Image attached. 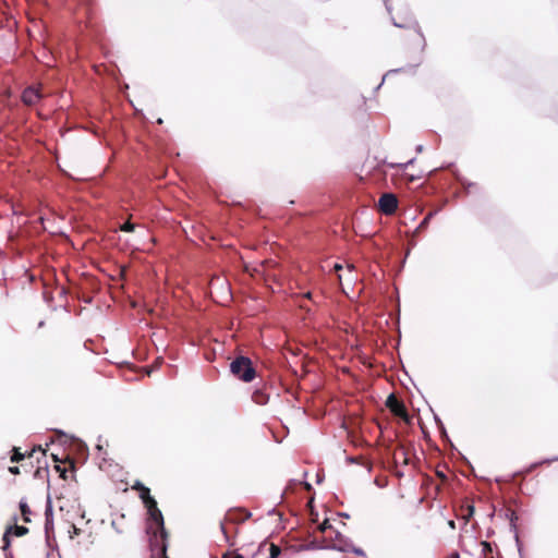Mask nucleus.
Listing matches in <instances>:
<instances>
[{
	"instance_id": "3",
	"label": "nucleus",
	"mask_w": 558,
	"mask_h": 558,
	"mask_svg": "<svg viewBox=\"0 0 558 558\" xmlns=\"http://www.w3.org/2000/svg\"><path fill=\"white\" fill-rule=\"evenodd\" d=\"M147 535L151 558H169L167 555L168 532L166 531L165 538L162 537L161 532H154Z\"/></svg>"
},
{
	"instance_id": "30",
	"label": "nucleus",
	"mask_w": 558,
	"mask_h": 558,
	"mask_svg": "<svg viewBox=\"0 0 558 558\" xmlns=\"http://www.w3.org/2000/svg\"><path fill=\"white\" fill-rule=\"evenodd\" d=\"M82 533V530L80 527H77L75 524H71L70 525V530H69V537L71 539L75 538L76 536L81 535Z\"/></svg>"
},
{
	"instance_id": "48",
	"label": "nucleus",
	"mask_w": 558,
	"mask_h": 558,
	"mask_svg": "<svg viewBox=\"0 0 558 558\" xmlns=\"http://www.w3.org/2000/svg\"><path fill=\"white\" fill-rule=\"evenodd\" d=\"M45 320H40L37 325L38 328H43L45 326Z\"/></svg>"
},
{
	"instance_id": "8",
	"label": "nucleus",
	"mask_w": 558,
	"mask_h": 558,
	"mask_svg": "<svg viewBox=\"0 0 558 558\" xmlns=\"http://www.w3.org/2000/svg\"><path fill=\"white\" fill-rule=\"evenodd\" d=\"M505 518L509 520L510 531L513 532V537H514V542H515V545L518 548L519 557L524 558L523 557V545H522L521 538L518 533V527H517V521L519 519L518 514L515 513V511H513L511 509H507L505 511Z\"/></svg>"
},
{
	"instance_id": "24",
	"label": "nucleus",
	"mask_w": 558,
	"mask_h": 558,
	"mask_svg": "<svg viewBox=\"0 0 558 558\" xmlns=\"http://www.w3.org/2000/svg\"><path fill=\"white\" fill-rule=\"evenodd\" d=\"M25 457H26V454L21 452V449L19 447H13L11 462L17 463V462L24 460Z\"/></svg>"
},
{
	"instance_id": "36",
	"label": "nucleus",
	"mask_w": 558,
	"mask_h": 558,
	"mask_svg": "<svg viewBox=\"0 0 558 558\" xmlns=\"http://www.w3.org/2000/svg\"><path fill=\"white\" fill-rule=\"evenodd\" d=\"M345 461H347L348 463H350V464H359V463H360V462H359V460H357V458L352 457V456H348V457H347V459H345Z\"/></svg>"
},
{
	"instance_id": "21",
	"label": "nucleus",
	"mask_w": 558,
	"mask_h": 558,
	"mask_svg": "<svg viewBox=\"0 0 558 558\" xmlns=\"http://www.w3.org/2000/svg\"><path fill=\"white\" fill-rule=\"evenodd\" d=\"M438 213V209L436 210H433L430 213H428L424 218L423 220L418 223V226L416 227L415 231L416 232H420V231H423L427 228L429 221L432 220V218Z\"/></svg>"
},
{
	"instance_id": "32",
	"label": "nucleus",
	"mask_w": 558,
	"mask_h": 558,
	"mask_svg": "<svg viewBox=\"0 0 558 558\" xmlns=\"http://www.w3.org/2000/svg\"><path fill=\"white\" fill-rule=\"evenodd\" d=\"M348 553H353L355 554L356 556H361V557H364L365 556V551L363 548L361 547H357L355 546L354 544H352L349 549H348Z\"/></svg>"
},
{
	"instance_id": "34",
	"label": "nucleus",
	"mask_w": 558,
	"mask_h": 558,
	"mask_svg": "<svg viewBox=\"0 0 558 558\" xmlns=\"http://www.w3.org/2000/svg\"><path fill=\"white\" fill-rule=\"evenodd\" d=\"M332 529V525L330 524L329 520L326 519L320 525H319V531L322 533H325L327 530H330Z\"/></svg>"
},
{
	"instance_id": "39",
	"label": "nucleus",
	"mask_w": 558,
	"mask_h": 558,
	"mask_svg": "<svg viewBox=\"0 0 558 558\" xmlns=\"http://www.w3.org/2000/svg\"><path fill=\"white\" fill-rule=\"evenodd\" d=\"M324 481V474L317 473L316 474V483L320 484Z\"/></svg>"
},
{
	"instance_id": "38",
	"label": "nucleus",
	"mask_w": 558,
	"mask_h": 558,
	"mask_svg": "<svg viewBox=\"0 0 558 558\" xmlns=\"http://www.w3.org/2000/svg\"><path fill=\"white\" fill-rule=\"evenodd\" d=\"M9 472H10L11 474L16 475V474H20V469H19V466H10V468H9Z\"/></svg>"
},
{
	"instance_id": "10",
	"label": "nucleus",
	"mask_w": 558,
	"mask_h": 558,
	"mask_svg": "<svg viewBox=\"0 0 558 558\" xmlns=\"http://www.w3.org/2000/svg\"><path fill=\"white\" fill-rule=\"evenodd\" d=\"M252 513L241 508H231L227 511L225 520L229 523L240 524L246 521Z\"/></svg>"
},
{
	"instance_id": "7",
	"label": "nucleus",
	"mask_w": 558,
	"mask_h": 558,
	"mask_svg": "<svg viewBox=\"0 0 558 558\" xmlns=\"http://www.w3.org/2000/svg\"><path fill=\"white\" fill-rule=\"evenodd\" d=\"M392 24L398 28L413 29L421 39V50L424 51L426 47V40L418 22L414 17H409L404 22H398L392 17Z\"/></svg>"
},
{
	"instance_id": "16",
	"label": "nucleus",
	"mask_w": 558,
	"mask_h": 558,
	"mask_svg": "<svg viewBox=\"0 0 558 558\" xmlns=\"http://www.w3.org/2000/svg\"><path fill=\"white\" fill-rule=\"evenodd\" d=\"M252 400L259 405H265L269 401V395L263 388H256L252 393Z\"/></svg>"
},
{
	"instance_id": "12",
	"label": "nucleus",
	"mask_w": 558,
	"mask_h": 558,
	"mask_svg": "<svg viewBox=\"0 0 558 558\" xmlns=\"http://www.w3.org/2000/svg\"><path fill=\"white\" fill-rule=\"evenodd\" d=\"M44 514H45L44 532L46 534H48L49 532H52V529L54 526L53 507H52V500H51V497L49 494L47 496Z\"/></svg>"
},
{
	"instance_id": "15",
	"label": "nucleus",
	"mask_w": 558,
	"mask_h": 558,
	"mask_svg": "<svg viewBox=\"0 0 558 558\" xmlns=\"http://www.w3.org/2000/svg\"><path fill=\"white\" fill-rule=\"evenodd\" d=\"M422 62V58L418 59V61L415 63V64H409L404 68H398V69H392V70H389L383 77L380 84L376 87V89H379L381 87V85L384 84L385 82V78L390 75V74H393V73H399V72H405V71H411V72H415V69L421 64Z\"/></svg>"
},
{
	"instance_id": "5",
	"label": "nucleus",
	"mask_w": 558,
	"mask_h": 558,
	"mask_svg": "<svg viewBox=\"0 0 558 558\" xmlns=\"http://www.w3.org/2000/svg\"><path fill=\"white\" fill-rule=\"evenodd\" d=\"M447 168L450 169L454 181L461 185V190L454 193L456 197H459L460 195H469L472 191H480V186L475 182L469 181L462 177L457 169H453V163H449Z\"/></svg>"
},
{
	"instance_id": "53",
	"label": "nucleus",
	"mask_w": 558,
	"mask_h": 558,
	"mask_svg": "<svg viewBox=\"0 0 558 558\" xmlns=\"http://www.w3.org/2000/svg\"><path fill=\"white\" fill-rule=\"evenodd\" d=\"M84 517H85V511L83 510L81 513V518H84Z\"/></svg>"
},
{
	"instance_id": "28",
	"label": "nucleus",
	"mask_w": 558,
	"mask_h": 558,
	"mask_svg": "<svg viewBox=\"0 0 558 558\" xmlns=\"http://www.w3.org/2000/svg\"><path fill=\"white\" fill-rule=\"evenodd\" d=\"M414 161H415V158H412V159L408 160L407 162H399V163H393V162H391V163H389V167H390V168H399V169L404 170V169H407L409 166L413 165V163H414Z\"/></svg>"
},
{
	"instance_id": "46",
	"label": "nucleus",
	"mask_w": 558,
	"mask_h": 558,
	"mask_svg": "<svg viewBox=\"0 0 558 558\" xmlns=\"http://www.w3.org/2000/svg\"><path fill=\"white\" fill-rule=\"evenodd\" d=\"M410 255V248L407 251L404 258L402 259V266L405 264L407 257Z\"/></svg>"
},
{
	"instance_id": "11",
	"label": "nucleus",
	"mask_w": 558,
	"mask_h": 558,
	"mask_svg": "<svg viewBox=\"0 0 558 558\" xmlns=\"http://www.w3.org/2000/svg\"><path fill=\"white\" fill-rule=\"evenodd\" d=\"M335 539L337 543L328 544L329 550H337L340 553H348L349 547L353 544L352 539L344 536L341 532L336 531Z\"/></svg>"
},
{
	"instance_id": "19",
	"label": "nucleus",
	"mask_w": 558,
	"mask_h": 558,
	"mask_svg": "<svg viewBox=\"0 0 558 558\" xmlns=\"http://www.w3.org/2000/svg\"><path fill=\"white\" fill-rule=\"evenodd\" d=\"M2 550L5 555L7 558H12V551L10 550V547H11V543H12V534L10 532H8L7 530L4 531L3 535H2Z\"/></svg>"
},
{
	"instance_id": "18",
	"label": "nucleus",
	"mask_w": 558,
	"mask_h": 558,
	"mask_svg": "<svg viewBox=\"0 0 558 558\" xmlns=\"http://www.w3.org/2000/svg\"><path fill=\"white\" fill-rule=\"evenodd\" d=\"M19 508H20V511H21V514H22V520L25 522V523H29L32 520H31V514H32V510L26 501V498H22L19 502Z\"/></svg>"
},
{
	"instance_id": "25",
	"label": "nucleus",
	"mask_w": 558,
	"mask_h": 558,
	"mask_svg": "<svg viewBox=\"0 0 558 558\" xmlns=\"http://www.w3.org/2000/svg\"><path fill=\"white\" fill-rule=\"evenodd\" d=\"M45 541H46V545L49 548L53 549L57 546V541H56V536H54V527L52 529V532H49L48 534L45 533Z\"/></svg>"
},
{
	"instance_id": "6",
	"label": "nucleus",
	"mask_w": 558,
	"mask_h": 558,
	"mask_svg": "<svg viewBox=\"0 0 558 558\" xmlns=\"http://www.w3.org/2000/svg\"><path fill=\"white\" fill-rule=\"evenodd\" d=\"M386 407L398 417L409 421V413L404 403L390 393L386 399Z\"/></svg>"
},
{
	"instance_id": "23",
	"label": "nucleus",
	"mask_w": 558,
	"mask_h": 558,
	"mask_svg": "<svg viewBox=\"0 0 558 558\" xmlns=\"http://www.w3.org/2000/svg\"><path fill=\"white\" fill-rule=\"evenodd\" d=\"M303 549H305V550H322V549H324V550H329V549H328V544H326V545H325V544H322V543H319V542H318V541H316V539H315V541H312L311 543H308L307 545H305V546L303 547Z\"/></svg>"
},
{
	"instance_id": "27",
	"label": "nucleus",
	"mask_w": 558,
	"mask_h": 558,
	"mask_svg": "<svg viewBox=\"0 0 558 558\" xmlns=\"http://www.w3.org/2000/svg\"><path fill=\"white\" fill-rule=\"evenodd\" d=\"M281 548L276 545L271 544L269 547V557L268 558H278L281 555Z\"/></svg>"
},
{
	"instance_id": "52",
	"label": "nucleus",
	"mask_w": 558,
	"mask_h": 558,
	"mask_svg": "<svg viewBox=\"0 0 558 558\" xmlns=\"http://www.w3.org/2000/svg\"><path fill=\"white\" fill-rule=\"evenodd\" d=\"M162 122H163V121H162V119H161V118H159V119L157 120V123H159V124H161Z\"/></svg>"
},
{
	"instance_id": "44",
	"label": "nucleus",
	"mask_w": 558,
	"mask_h": 558,
	"mask_svg": "<svg viewBox=\"0 0 558 558\" xmlns=\"http://www.w3.org/2000/svg\"><path fill=\"white\" fill-rule=\"evenodd\" d=\"M56 433L59 434L61 437H65L66 434L61 429H56Z\"/></svg>"
},
{
	"instance_id": "13",
	"label": "nucleus",
	"mask_w": 558,
	"mask_h": 558,
	"mask_svg": "<svg viewBox=\"0 0 558 558\" xmlns=\"http://www.w3.org/2000/svg\"><path fill=\"white\" fill-rule=\"evenodd\" d=\"M40 98V92L34 86L26 87L22 93V101L27 106L35 105Z\"/></svg>"
},
{
	"instance_id": "1",
	"label": "nucleus",
	"mask_w": 558,
	"mask_h": 558,
	"mask_svg": "<svg viewBox=\"0 0 558 558\" xmlns=\"http://www.w3.org/2000/svg\"><path fill=\"white\" fill-rule=\"evenodd\" d=\"M132 488L138 492V497L141 498L147 511L146 534L161 532V535L165 538L167 530L165 526L163 515L160 509L158 508L157 500L155 499L154 496L150 495V488L145 486L138 480L135 481Z\"/></svg>"
},
{
	"instance_id": "55",
	"label": "nucleus",
	"mask_w": 558,
	"mask_h": 558,
	"mask_svg": "<svg viewBox=\"0 0 558 558\" xmlns=\"http://www.w3.org/2000/svg\"><path fill=\"white\" fill-rule=\"evenodd\" d=\"M222 558H226L225 556Z\"/></svg>"
},
{
	"instance_id": "51",
	"label": "nucleus",
	"mask_w": 558,
	"mask_h": 558,
	"mask_svg": "<svg viewBox=\"0 0 558 558\" xmlns=\"http://www.w3.org/2000/svg\"><path fill=\"white\" fill-rule=\"evenodd\" d=\"M96 448H97V450H99V451H100V450H102V446H101L100 444H98V445L96 446Z\"/></svg>"
},
{
	"instance_id": "17",
	"label": "nucleus",
	"mask_w": 558,
	"mask_h": 558,
	"mask_svg": "<svg viewBox=\"0 0 558 558\" xmlns=\"http://www.w3.org/2000/svg\"><path fill=\"white\" fill-rule=\"evenodd\" d=\"M51 459L54 462V470L59 473L60 478L66 481L68 478V469L63 468L61 464L63 461L60 459L58 453H51Z\"/></svg>"
},
{
	"instance_id": "41",
	"label": "nucleus",
	"mask_w": 558,
	"mask_h": 558,
	"mask_svg": "<svg viewBox=\"0 0 558 558\" xmlns=\"http://www.w3.org/2000/svg\"><path fill=\"white\" fill-rule=\"evenodd\" d=\"M338 515L341 517V518H344V519H349L350 518V514L347 513V512H339Z\"/></svg>"
},
{
	"instance_id": "20",
	"label": "nucleus",
	"mask_w": 558,
	"mask_h": 558,
	"mask_svg": "<svg viewBox=\"0 0 558 558\" xmlns=\"http://www.w3.org/2000/svg\"><path fill=\"white\" fill-rule=\"evenodd\" d=\"M483 558H495L493 544L487 541L481 542Z\"/></svg>"
},
{
	"instance_id": "33",
	"label": "nucleus",
	"mask_w": 558,
	"mask_h": 558,
	"mask_svg": "<svg viewBox=\"0 0 558 558\" xmlns=\"http://www.w3.org/2000/svg\"><path fill=\"white\" fill-rule=\"evenodd\" d=\"M220 529H221V532H222V534H223V536H225L226 541L229 543V545H230V546H233V545H234V543H233V542H231V536L229 535V532H228V530L226 529V525H225V523H223V522H221V523H220Z\"/></svg>"
},
{
	"instance_id": "45",
	"label": "nucleus",
	"mask_w": 558,
	"mask_h": 558,
	"mask_svg": "<svg viewBox=\"0 0 558 558\" xmlns=\"http://www.w3.org/2000/svg\"><path fill=\"white\" fill-rule=\"evenodd\" d=\"M448 558H460V556H459V554L457 551H454L451 555H449Z\"/></svg>"
},
{
	"instance_id": "42",
	"label": "nucleus",
	"mask_w": 558,
	"mask_h": 558,
	"mask_svg": "<svg viewBox=\"0 0 558 558\" xmlns=\"http://www.w3.org/2000/svg\"><path fill=\"white\" fill-rule=\"evenodd\" d=\"M347 269H348V271L353 272V271H354V269H355V267H354V265H352V264H348V265H347Z\"/></svg>"
},
{
	"instance_id": "40",
	"label": "nucleus",
	"mask_w": 558,
	"mask_h": 558,
	"mask_svg": "<svg viewBox=\"0 0 558 558\" xmlns=\"http://www.w3.org/2000/svg\"><path fill=\"white\" fill-rule=\"evenodd\" d=\"M434 420L437 425V428L439 429V421H441L440 417L438 415L434 414Z\"/></svg>"
},
{
	"instance_id": "54",
	"label": "nucleus",
	"mask_w": 558,
	"mask_h": 558,
	"mask_svg": "<svg viewBox=\"0 0 558 558\" xmlns=\"http://www.w3.org/2000/svg\"><path fill=\"white\" fill-rule=\"evenodd\" d=\"M385 4H386V9H387L388 11H390V8H389V5L387 4V2H385Z\"/></svg>"
},
{
	"instance_id": "9",
	"label": "nucleus",
	"mask_w": 558,
	"mask_h": 558,
	"mask_svg": "<svg viewBox=\"0 0 558 558\" xmlns=\"http://www.w3.org/2000/svg\"><path fill=\"white\" fill-rule=\"evenodd\" d=\"M398 198L393 193H384L378 201L379 209L386 214L391 215L398 208Z\"/></svg>"
},
{
	"instance_id": "4",
	"label": "nucleus",
	"mask_w": 558,
	"mask_h": 558,
	"mask_svg": "<svg viewBox=\"0 0 558 558\" xmlns=\"http://www.w3.org/2000/svg\"><path fill=\"white\" fill-rule=\"evenodd\" d=\"M73 440V454L75 456L74 459H66V462L70 463V468L73 473L76 472V462L78 463H85L88 459V447L87 445L75 437H72Z\"/></svg>"
},
{
	"instance_id": "29",
	"label": "nucleus",
	"mask_w": 558,
	"mask_h": 558,
	"mask_svg": "<svg viewBox=\"0 0 558 558\" xmlns=\"http://www.w3.org/2000/svg\"><path fill=\"white\" fill-rule=\"evenodd\" d=\"M343 269V265L340 264V263H335L333 266H332V269L331 271L335 272L336 277H337V281L339 283H341V275L339 274L341 270Z\"/></svg>"
},
{
	"instance_id": "2",
	"label": "nucleus",
	"mask_w": 558,
	"mask_h": 558,
	"mask_svg": "<svg viewBox=\"0 0 558 558\" xmlns=\"http://www.w3.org/2000/svg\"><path fill=\"white\" fill-rule=\"evenodd\" d=\"M229 368L230 373L243 383H252L257 376L253 361L243 354L236 355L230 362Z\"/></svg>"
},
{
	"instance_id": "31",
	"label": "nucleus",
	"mask_w": 558,
	"mask_h": 558,
	"mask_svg": "<svg viewBox=\"0 0 558 558\" xmlns=\"http://www.w3.org/2000/svg\"><path fill=\"white\" fill-rule=\"evenodd\" d=\"M438 430L441 434L442 439L448 441L452 446V442H451V440H450V438L448 436V433L446 430V427H445V424L442 423V421H439V429Z\"/></svg>"
},
{
	"instance_id": "22",
	"label": "nucleus",
	"mask_w": 558,
	"mask_h": 558,
	"mask_svg": "<svg viewBox=\"0 0 558 558\" xmlns=\"http://www.w3.org/2000/svg\"><path fill=\"white\" fill-rule=\"evenodd\" d=\"M555 461H558V456L553 457V458H546L541 461L534 462L529 466L526 473L534 471L536 468H538L541 465L550 464L551 462H555Z\"/></svg>"
},
{
	"instance_id": "37",
	"label": "nucleus",
	"mask_w": 558,
	"mask_h": 558,
	"mask_svg": "<svg viewBox=\"0 0 558 558\" xmlns=\"http://www.w3.org/2000/svg\"><path fill=\"white\" fill-rule=\"evenodd\" d=\"M111 527L118 533L121 534L122 530L118 526L117 522L114 520L111 521Z\"/></svg>"
},
{
	"instance_id": "43",
	"label": "nucleus",
	"mask_w": 558,
	"mask_h": 558,
	"mask_svg": "<svg viewBox=\"0 0 558 558\" xmlns=\"http://www.w3.org/2000/svg\"><path fill=\"white\" fill-rule=\"evenodd\" d=\"M33 451H34V452H36V451H40V452H43V453L45 454V451H44V449L41 448V446H37V447H35Z\"/></svg>"
},
{
	"instance_id": "35",
	"label": "nucleus",
	"mask_w": 558,
	"mask_h": 558,
	"mask_svg": "<svg viewBox=\"0 0 558 558\" xmlns=\"http://www.w3.org/2000/svg\"><path fill=\"white\" fill-rule=\"evenodd\" d=\"M375 485L383 488L387 485V480L384 478V480H380L379 477H376L375 481H374Z\"/></svg>"
},
{
	"instance_id": "14",
	"label": "nucleus",
	"mask_w": 558,
	"mask_h": 558,
	"mask_svg": "<svg viewBox=\"0 0 558 558\" xmlns=\"http://www.w3.org/2000/svg\"><path fill=\"white\" fill-rule=\"evenodd\" d=\"M13 524H10L7 526V531L12 534V536L22 537L26 534H28L29 530L25 525H19L17 524V515L14 514L13 518Z\"/></svg>"
},
{
	"instance_id": "26",
	"label": "nucleus",
	"mask_w": 558,
	"mask_h": 558,
	"mask_svg": "<svg viewBox=\"0 0 558 558\" xmlns=\"http://www.w3.org/2000/svg\"><path fill=\"white\" fill-rule=\"evenodd\" d=\"M136 227L137 226L132 221H124L121 226V230L123 232L132 233L135 231Z\"/></svg>"
},
{
	"instance_id": "47",
	"label": "nucleus",
	"mask_w": 558,
	"mask_h": 558,
	"mask_svg": "<svg viewBox=\"0 0 558 558\" xmlns=\"http://www.w3.org/2000/svg\"><path fill=\"white\" fill-rule=\"evenodd\" d=\"M418 178H420V177L410 175V177H409V181H410V182H413V181H415V180H416V179H418Z\"/></svg>"
},
{
	"instance_id": "50",
	"label": "nucleus",
	"mask_w": 558,
	"mask_h": 558,
	"mask_svg": "<svg viewBox=\"0 0 558 558\" xmlns=\"http://www.w3.org/2000/svg\"><path fill=\"white\" fill-rule=\"evenodd\" d=\"M422 150H423V145H417L416 146V151L417 153H422Z\"/></svg>"
},
{
	"instance_id": "49",
	"label": "nucleus",
	"mask_w": 558,
	"mask_h": 558,
	"mask_svg": "<svg viewBox=\"0 0 558 558\" xmlns=\"http://www.w3.org/2000/svg\"><path fill=\"white\" fill-rule=\"evenodd\" d=\"M276 513H277V511H276V509H275V508H272L271 510H269V511H268V514H269V515H274V514H276Z\"/></svg>"
}]
</instances>
